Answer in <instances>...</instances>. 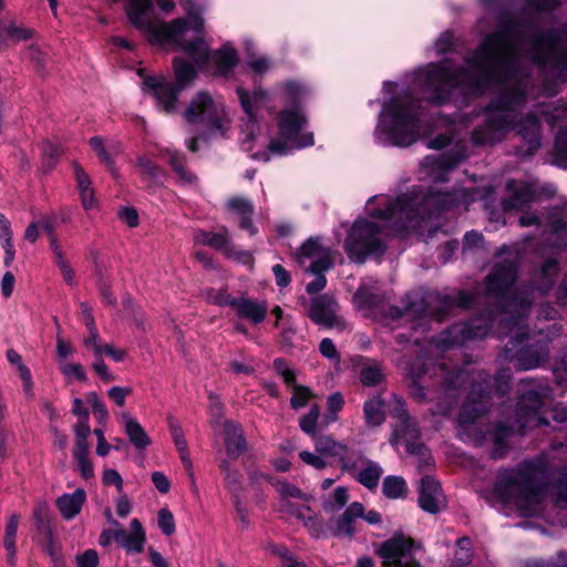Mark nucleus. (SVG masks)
I'll return each instance as SVG.
<instances>
[{"label":"nucleus","instance_id":"nucleus-1","mask_svg":"<svg viewBox=\"0 0 567 567\" xmlns=\"http://www.w3.org/2000/svg\"><path fill=\"white\" fill-rule=\"evenodd\" d=\"M470 65L486 80L489 89L497 87L499 96L475 115L481 123L472 132L476 145L503 141L516 130L526 142L528 153L540 146L539 122L527 114L518 122L529 86L524 59L537 63L555 80L567 79V32L540 34L534 25L501 22L473 53Z\"/></svg>","mask_w":567,"mask_h":567},{"label":"nucleus","instance_id":"nucleus-2","mask_svg":"<svg viewBox=\"0 0 567 567\" xmlns=\"http://www.w3.org/2000/svg\"><path fill=\"white\" fill-rule=\"evenodd\" d=\"M473 60L474 54L466 59V69H455L449 61L429 63L413 72L409 84L385 82L373 132L375 143L388 147H409L434 132L435 127L426 121L415 96L417 92L427 101L442 104L488 90L486 80L470 65Z\"/></svg>","mask_w":567,"mask_h":567},{"label":"nucleus","instance_id":"nucleus-3","mask_svg":"<svg viewBox=\"0 0 567 567\" xmlns=\"http://www.w3.org/2000/svg\"><path fill=\"white\" fill-rule=\"evenodd\" d=\"M310 93L308 85L288 80L272 92L239 86L237 95L247 122L241 127L240 144L255 159L267 162L271 155H288L315 144L308 117L299 103Z\"/></svg>","mask_w":567,"mask_h":567},{"label":"nucleus","instance_id":"nucleus-4","mask_svg":"<svg viewBox=\"0 0 567 567\" xmlns=\"http://www.w3.org/2000/svg\"><path fill=\"white\" fill-rule=\"evenodd\" d=\"M515 277L516 268L513 262L496 265L487 277V291L497 299V317L488 312L470 322L454 324L435 340L436 348L445 351L466 341L484 338L498 321L495 334L498 338L511 337L505 348V358L514 361L519 370L539 367L548 358V347L540 340L533 341V338L526 334L524 318L532 305V298L528 288L512 287Z\"/></svg>","mask_w":567,"mask_h":567},{"label":"nucleus","instance_id":"nucleus-5","mask_svg":"<svg viewBox=\"0 0 567 567\" xmlns=\"http://www.w3.org/2000/svg\"><path fill=\"white\" fill-rule=\"evenodd\" d=\"M473 200L475 195L465 188L453 194L443 193L440 188L424 194L414 187L396 198L375 195L365 204L367 217L358 218L350 228L344 243L346 252L352 261L361 264L367 257L385 251L390 233L415 229L420 220L435 212Z\"/></svg>","mask_w":567,"mask_h":567},{"label":"nucleus","instance_id":"nucleus-6","mask_svg":"<svg viewBox=\"0 0 567 567\" xmlns=\"http://www.w3.org/2000/svg\"><path fill=\"white\" fill-rule=\"evenodd\" d=\"M205 10L204 3L193 0H128L126 4L130 23L152 45L179 50L197 68L204 66L210 56L204 40Z\"/></svg>","mask_w":567,"mask_h":567},{"label":"nucleus","instance_id":"nucleus-7","mask_svg":"<svg viewBox=\"0 0 567 567\" xmlns=\"http://www.w3.org/2000/svg\"><path fill=\"white\" fill-rule=\"evenodd\" d=\"M494 492L503 503L516 507L522 515L538 514L548 493L542 464L528 462L503 471L495 483Z\"/></svg>","mask_w":567,"mask_h":567},{"label":"nucleus","instance_id":"nucleus-8","mask_svg":"<svg viewBox=\"0 0 567 567\" xmlns=\"http://www.w3.org/2000/svg\"><path fill=\"white\" fill-rule=\"evenodd\" d=\"M183 118L207 137H225L231 130V117L224 100L208 92H198L189 100Z\"/></svg>","mask_w":567,"mask_h":567},{"label":"nucleus","instance_id":"nucleus-9","mask_svg":"<svg viewBox=\"0 0 567 567\" xmlns=\"http://www.w3.org/2000/svg\"><path fill=\"white\" fill-rule=\"evenodd\" d=\"M174 74L175 84L163 76H148L143 82V91L150 92L166 113L176 112L179 92L195 80L197 72L195 65L188 61L175 58Z\"/></svg>","mask_w":567,"mask_h":567},{"label":"nucleus","instance_id":"nucleus-10","mask_svg":"<svg viewBox=\"0 0 567 567\" xmlns=\"http://www.w3.org/2000/svg\"><path fill=\"white\" fill-rule=\"evenodd\" d=\"M333 251L321 245L317 239H309L301 246L298 262L306 272L313 277L306 285V291L309 295L317 293L326 288L324 272L333 266Z\"/></svg>","mask_w":567,"mask_h":567},{"label":"nucleus","instance_id":"nucleus-11","mask_svg":"<svg viewBox=\"0 0 567 567\" xmlns=\"http://www.w3.org/2000/svg\"><path fill=\"white\" fill-rule=\"evenodd\" d=\"M206 299L220 307H230L237 317L252 324L261 323L268 312V303L265 300L251 299L246 296L235 298L226 290L209 289L206 292Z\"/></svg>","mask_w":567,"mask_h":567},{"label":"nucleus","instance_id":"nucleus-12","mask_svg":"<svg viewBox=\"0 0 567 567\" xmlns=\"http://www.w3.org/2000/svg\"><path fill=\"white\" fill-rule=\"evenodd\" d=\"M421 553L420 544L402 535L388 539L378 549L384 566L421 567L417 559Z\"/></svg>","mask_w":567,"mask_h":567},{"label":"nucleus","instance_id":"nucleus-13","mask_svg":"<svg viewBox=\"0 0 567 567\" xmlns=\"http://www.w3.org/2000/svg\"><path fill=\"white\" fill-rule=\"evenodd\" d=\"M547 393V386L533 385L522 394L517 403L518 422L522 429H532L547 424V421L540 416L543 399Z\"/></svg>","mask_w":567,"mask_h":567},{"label":"nucleus","instance_id":"nucleus-14","mask_svg":"<svg viewBox=\"0 0 567 567\" xmlns=\"http://www.w3.org/2000/svg\"><path fill=\"white\" fill-rule=\"evenodd\" d=\"M390 409L391 415L398 420L393 425L390 444L393 447L405 444L408 451H410L413 441H415L419 435L415 423L409 417L405 402L400 396L395 394L392 395Z\"/></svg>","mask_w":567,"mask_h":567},{"label":"nucleus","instance_id":"nucleus-15","mask_svg":"<svg viewBox=\"0 0 567 567\" xmlns=\"http://www.w3.org/2000/svg\"><path fill=\"white\" fill-rule=\"evenodd\" d=\"M338 311L339 305L336 299L329 295H321L311 299L308 316L319 326L342 331L347 329V322Z\"/></svg>","mask_w":567,"mask_h":567},{"label":"nucleus","instance_id":"nucleus-16","mask_svg":"<svg viewBox=\"0 0 567 567\" xmlns=\"http://www.w3.org/2000/svg\"><path fill=\"white\" fill-rule=\"evenodd\" d=\"M466 156L467 154L463 147H460L455 153L429 155L424 157L421 164V174L435 184L444 182L447 174Z\"/></svg>","mask_w":567,"mask_h":567},{"label":"nucleus","instance_id":"nucleus-17","mask_svg":"<svg viewBox=\"0 0 567 567\" xmlns=\"http://www.w3.org/2000/svg\"><path fill=\"white\" fill-rule=\"evenodd\" d=\"M487 380L482 379L481 382L472 385L466 402L463 404L458 415L461 426L473 424L486 410L489 402V394L486 392Z\"/></svg>","mask_w":567,"mask_h":567},{"label":"nucleus","instance_id":"nucleus-18","mask_svg":"<svg viewBox=\"0 0 567 567\" xmlns=\"http://www.w3.org/2000/svg\"><path fill=\"white\" fill-rule=\"evenodd\" d=\"M405 370L406 377L410 380L409 390L411 396L419 402H423L426 399L429 380L432 379L433 375H436L437 371L442 372L443 368L436 367L435 364L427 365L423 362H415L409 364Z\"/></svg>","mask_w":567,"mask_h":567},{"label":"nucleus","instance_id":"nucleus-19","mask_svg":"<svg viewBox=\"0 0 567 567\" xmlns=\"http://www.w3.org/2000/svg\"><path fill=\"white\" fill-rule=\"evenodd\" d=\"M343 471L349 472L359 483L369 489L379 485L380 477L383 473L382 467L374 461L367 458L360 453H354L350 460V467Z\"/></svg>","mask_w":567,"mask_h":567},{"label":"nucleus","instance_id":"nucleus-20","mask_svg":"<svg viewBox=\"0 0 567 567\" xmlns=\"http://www.w3.org/2000/svg\"><path fill=\"white\" fill-rule=\"evenodd\" d=\"M313 443L317 453L326 457H337L342 470L350 467V460L353 458L355 452L351 451L348 445L336 441L330 435H319Z\"/></svg>","mask_w":567,"mask_h":567},{"label":"nucleus","instance_id":"nucleus-21","mask_svg":"<svg viewBox=\"0 0 567 567\" xmlns=\"http://www.w3.org/2000/svg\"><path fill=\"white\" fill-rule=\"evenodd\" d=\"M419 503L423 511L431 514L440 512L445 506L442 488L435 478L425 476L421 480Z\"/></svg>","mask_w":567,"mask_h":567},{"label":"nucleus","instance_id":"nucleus-22","mask_svg":"<svg viewBox=\"0 0 567 567\" xmlns=\"http://www.w3.org/2000/svg\"><path fill=\"white\" fill-rule=\"evenodd\" d=\"M274 368L276 372L281 375L286 384L292 388V396L290 399L291 406L293 409L305 406L312 396L311 391L306 386L296 384V374L284 359H276L274 361Z\"/></svg>","mask_w":567,"mask_h":567},{"label":"nucleus","instance_id":"nucleus-23","mask_svg":"<svg viewBox=\"0 0 567 567\" xmlns=\"http://www.w3.org/2000/svg\"><path fill=\"white\" fill-rule=\"evenodd\" d=\"M280 506L282 512L301 520L312 537L319 538L323 535L322 523L309 506L297 505L292 501H285Z\"/></svg>","mask_w":567,"mask_h":567},{"label":"nucleus","instance_id":"nucleus-24","mask_svg":"<svg viewBox=\"0 0 567 567\" xmlns=\"http://www.w3.org/2000/svg\"><path fill=\"white\" fill-rule=\"evenodd\" d=\"M507 189L509 198L505 199L504 209H523L529 203L536 200L537 192L533 184L526 182L509 181Z\"/></svg>","mask_w":567,"mask_h":567},{"label":"nucleus","instance_id":"nucleus-25","mask_svg":"<svg viewBox=\"0 0 567 567\" xmlns=\"http://www.w3.org/2000/svg\"><path fill=\"white\" fill-rule=\"evenodd\" d=\"M363 516V505L353 502L343 514L333 522L332 535L336 537H352L355 533L357 519Z\"/></svg>","mask_w":567,"mask_h":567},{"label":"nucleus","instance_id":"nucleus-26","mask_svg":"<svg viewBox=\"0 0 567 567\" xmlns=\"http://www.w3.org/2000/svg\"><path fill=\"white\" fill-rule=\"evenodd\" d=\"M85 499V491L78 488L71 494L60 496L56 499V506L65 519H72L80 513Z\"/></svg>","mask_w":567,"mask_h":567},{"label":"nucleus","instance_id":"nucleus-27","mask_svg":"<svg viewBox=\"0 0 567 567\" xmlns=\"http://www.w3.org/2000/svg\"><path fill=\"white\" fill-rule=\"evenodd\" d=\"M224 434L228 455L233 457L239 456L246 449L241 429L233 421H225Z\"/></svg>","mask_w":567,"mask_h":567},{"label":"nucleus","instance_id":"nucleus-28","mask_svg":"<svg viewBox=\"0 0 567 567\" xmlns=\"http://www.w3.org/2000/svg\"><path fill=\"white\" fill-rule=\"evenodd\" d=\"M125 433L128 436L130 442L137 449L144 450L151 444V439L146 434L143 426L138 421L131 416L128 413H122L121 415Z\"/></svg>","mask_w":567,"mask_h":567},{"label":"nucleus","instance_id":"nucleus-29","mask_svg":"<svg viewBox=\"0 0 567 567\" xmlns=\"http://www.w3.org/2000/svg\"><path fill=\"white\" fill-rule=\"evenodd\" d=\"M74 174L83 208L93 209L96 206V198L89 175L79 164L74 165Z\"/></svg>","mask_w":567,"mask_h":567},{"label":"nucleus","instance_id":"nucleus-30","mask_svg":"<svg viewBox=\"0 0 567 567\" xmlns=\"http://www.w3.org/2000/svg\"><path fill=\"white\" fill-rule=\"evenodd\" d=\"M220 467L225 473V480H226L227 486L233 494V502H234V505L236 508V513H237L240 522L243 523V525L245 527H247L249 525L248 512L244 508V506L239 499V496H238V491H239L238 473L230 471V468L226 462L221 463Z\"/></svg>","mask_w":567,"mask_h":567},{"label":"nucleus","instance_id":"nucleus-31","mask_svg":"<svg viewBox=\"0 0 567 567\" xmlns=\"http://www.w3.org/2000/svg\"><path fill=\"white\" fill-rule=\"evenodd\" d=\"M213 61L216 65L217 73L228 75L238 63L237 51L230 44H224L213 53Z\"/></svg>","mask_w":567,"mask_h":567},{"label":"nucleus","instance_id":"nucleus-32","mask_svg":"<svg viewBox=\"0 0 567 567\" xmlns=\"http://www.w3.org/2000/svg\"><path fill=\"white\" fill-rule=\"evenodd\" d=\"M194 241L197 245H206L215 249H224L225 252L230 255L231 248L229 247V237L226 229L218 233L197 230L194 234Z\"/></svg>","mask_w":567,"mask_h":567},{"label":"nucleus","instance_id":"nucleus-33","mask_svg":"<svg viewBox=\"0 0 567 567\" xmlns=\"http://www.w3.org/2000/svg\"><path fill=\"white\" fill-rule=\"evenodd\" d=\"M364 421L369 427L380 426L385 421L384 400L375 395L363 405Z\"/></svg>","mask_w":567,"mask_h":567},{"label":"nucleus","instance_id":"nucleus-34","mask_svg":"<svg viewBox=\"0 0 567 567\" xmlns=\"http://www.w3.org/2000/svg\"><path fill=\"white\" fill-rule=\"evenodd\" d=\"M228 209L238 216L240 219V227L255 234V229L251 225L250 217L252 214V205L249 200L240 197L229 199L227 203Z\"/></svg>","mask_w":567,"mask_h":567},{"label":"nucleus","instance_id":"nucleus-35","mask_svg":"<svg viewBox=\"0 0 567 567\" xmlns=\"http://www.w3.org/2000/svg\"><path fill=\"white\" fill-rule=\"evenodd\" d=\"M145 540L146 536L141 522L133 518L130 522V532L127 539L123 543V548L128 553H141L144 549Z\"/></svg>","mask_w":567,"mask_h":567},{"label":"nucleus","instance_id":"nucleus-36","mask_svg":"<svg viewBox=\"0 0 567 567\" xmlns=\"http://www.w3.org/2000/svg\"><path fill=\"white\" fill-rule=\"evenodd\" d=\"M547 227L548 231H550L555 236L554 245L556 247H563L567 245V218L563 210H555L550 215Z\"/></svg>","mask_w":567,"mask_h":567},{"label":"nucleus","instance_id":"nucleus-37","mask_svg":"<svg viewBox=\"0 0 567 567\" xmlns=\"http://www.w3.org/2000/svg\"><path fill=\"white\" fill-rule=\"evenodd\" d=\"M382 492L391 499L404 498L408 495L406 482L401 476L390 475L383 480Z\"/></svg>","mask_w":567,"mask_h":567},{"label":"nucleus","instance_id":"nucleus-38","mask_svg":"<svg viewBox=\"0 0 567 567\" xmlns=\"http://www.w3.org/2000/svg\"><path fill=\"white\" fill-rule=\"evenodd\" d=\"M557 274V262L555 259L547 260L534 281L535 288L540 292H545L548 290L555 281V276Z\"/></svg>","mask_w":567,"mask_h":567},{"label":"nucleus","instance_id":"nucleus-39","mask_svg":"<svg viewBox=\"0 0 567 567\" xmlns=\"http://www.w3.org/2000/svg\"><path fill=\"white\" fill-rule=\"evenodd\" d=\"M349 501L348 489L339 486L331 494L327 495L322 502V508L327 514H333L340 511Z\"/></svg>","mask_w":567,"mask_h":567},{"label":"nucleus","instance_id":"nucleus-40","mask_svg":"<svg viewBox=\"0 0 567 567\" xmlns=\"http://www.w3.org/2000/svg\"><path fill=\"white\" fill-rule=\"evenodd\" d=\"M471 561V540L467 537L460 538L451 567H470Z\"/></svg>","mask_w":567,"mask_h":567},{"label":"nucleus","instance_id":"nucleus-41","mask_svg":"<svg viewBox=\"0 0 567 567\" xmlns=\"http://www.w3.org/2000/svg\"><path fill=\"white\" fill-rule=\"evenodd\" d=\"M169 427H171V434L173 436L174 443L181 454L182 462L184 463V465L187 468H190L192 462L189 458V454L187 452V443H186V440L184 437L181 426H178L177 424L171 423Z\"/></svg>","mask_w":567,"mask_h":567},{"label":"nucleus","instance_id":"nucleus-42","mask_svg":"<svg viewBox=\"0 0 567 567\" xmlns=\"http://www.w3.org/2000/svg\"><path fill=\"white\" fill-rule=\"evenodd\" d=\"M19 518L17 515L10 516L7 526L3 545L6 550L9 553L10 558H13L16 554V537L18 532Z\"/></svg>","mask_w":567,"mask_h":567},{"label":"nucleus","instance_id":"nucleus-43","mask_svg":"<svg viewBox=\"0 0 567 567\" xmlns=\"http://www.w3.org/2000/svg\"><path fill=\"white\" fill-rule=\"evenodd\" d=\"M320 415V409L318 405H312L310 411L300 420V429L310 435L313 440L317 436V423Z\"/></svg>","mask_w":567,"mask_h":567},{"label":"nucleus","instance_id":"nucleus-44","mask_svg":"<svg viewBox=\"0 0 567 567\" xmlns=\"http://www.w3.org/2000/svg\"><path fill=\"white\" fill-rule=\"evenodd\" d=\"M555 162L558 166L567 168V128L560 131L556 136Z\"/></svg>","mask_w":567,"mask_h":567},{"label":"nucleus","instance_id":"nucleus-45","mask_svg":"<svg viewBox=\"0 0 567 567\" xmlns=\"http://www.w3.org/2000/svg\"><path fill=\"white\" fill-rule=\"evenodd\" d=\"M343 405L344 401L340 393H333L328 396L327 413L324 415V421L327 424L337 421L338 413L342 410Z\"/></svg>","mask_w":567,"mask_h":567},{"label":"nucleus","instance_id":"nucleus-46","mask_svg":"<svg viewBox=\"0 0 567 567\" xmlns=\"http://www.w3.org/2000/svg\"><path fill=\"white\" fill-rule=\"evenodd\" d=\"M167 157L168 162L172 165L173 169L179 175V177L187 182L193 183L195 181V176H193L190 173L186 172L184 165H183V157L173 151H167Z\"/></svg>","mask_w":567,"mask_h":567},{"label":"nucleus","instance_id":"nucleus-47","mask_svg":"<svg viewBox=\"0 0 567 567\" xmlns=\"http://www.w3.org/2000/svg\"><path fill=\"white\" fill-rule=\"evenodd\" d=\"M272 484L282 498L281 503H285V501H291V498L303 497L301 491L292 484L281 481H276Z\"/></svg>","mask_w":567,"mask_h":567},{"label":"nucleus","instance_id":"nucleus-48","mask_svg":"<svg viewBox=\"0 0 567 567\" xmlns=\"http://www.w3.org/2000/svg\"><path fill=\"white\" fill-rule=\"evenodd\" d=\"M137 167L143 177L150 183L154 182L159 174L158 167L146 156L138 157Z\"/></svg>","mask_w":567,"mask_h":567},{"label":"nucleus","instance_id":"nucleus-49","mask_svg":"<svg viewBox=\"0 0 567 567\" xmlns=\"http://www.w3.org/2000/svg\"><path fill=\"white\" fill-rule=\"evenodd\" d=\"M90 146L97 154L100 161L107 166H112V153L100 136L90 138Z\"/></svg>","mask_w":567,"mask_h":567},{"label":"nucleus","instance_id":"nucleus-50","mask_svg":"<svg viewBox=\"0 0 567 567\" xmlns=\"http://www.w3.org/2000/svg\"><path fill=\"white\" fill-rule=\"evenodd\" d=\"M87 330L89 334L83 341L85 349L92 351L94 357H102V347L104 343L100 342L96 327H87Z\"/></svg>","mask_w":567,"mask_h":567},{"label":"nucleus","instance_id":"nucleus-51","mask_svg":"<svg viewBox=\"0 0 567 567\" xmlns=\"http://www.w3.org/2000/svg\"><path fill=\"white\" fill-rule=\"evenodd\" d=\"M158 527L163 534L169 536L175 533V520L172 512L167 508H162L157 515Z\"/></svg>","mask_w":567,"mask_h":567},{"label":"nucleus","instance_id":"nucleus-52","mask_svg":"<svg viewBox=\"0 0 567 567\" xmlns=\"http://www.w3.org/2000/svg\"><path fill=\"white\" fill-rule=\"evenodd\" d=\"M60 370L66 378L76 379L79 381L86 380V373L80 363L62 362Z\"/></svg>","mask_w":567,"mask_h":567},{"label":"nucleus","instance_id":"nucleus-53","mask_svg":"<svg viewBox=\"0 0 567 567\" xmlns=\"http://www.w3.org/2000/svg\"><path fill=\"white\" fill-rule=\"evenodd\" d=\"M360 379L364 385H375L381 381L382 372L377 365L365 367L361 370Z\"/></svg>","mask_w":567,"mask_h":567},{"label":"nucleus","instance_id":"nucleus-54","mask_svg":"<svg viewBox=\"0 0 567 567\" xmlns=\"http://www.w3.org/2000/svg\"><path fill=\"white\" fill-rule=\"evenodd\" d=\"M247 65L250 71H252L257 75H262L268 72L271 68V63L269 59L265 55L252 56Z\"/></svg>","mask_w":567,"mask_h":567},{"label":"nucleus","instance_id":"nucleus-55","mask_svg":"<svg viewBox=\"0 0 567 567\" xmlns=\"http://www.w3.org/2000/svg\"><path fill=\"white\" fill-rule=\"evenodd\" d=\"M551 497L556 506L567 508V478L553 487Z\"/></svg>","mask_w":567,"mask_h":567},{"label":"nucleus","instance_id":"nucleus-56","mask_svg":"<svg viewBox=\"0 0 567 567\" xmlns=\"http://www.w3.org/2000/svg\"><path fill=\"white\" fill-rule=\"evenodd\" d=\"M453 43H454L453 34L449 31H445L435 41V43L433 45V50L439 55L444 54L452 49Z\"/></svg>","mask_w":567,"mask_h":567},{"label":"nucleus","instance_id":"nucleus-57","mask_svg":"<svg viewBox=\"0 0 567 567\" xmlns=\"http://www.w3.org/2000/svg\"><path fill=\"white\" fill-rule=\"evenodd\" d=\"M540 113L550 125L555 126L559 123L560 118H567V106L561 104L554 107L550 113L547 110H542Z\"/></svg>","mask_w":567,"mask_h":567},{"label":"nucleus","instance_id":"nucleus-58","mask_svg":"<svg viewBox=\"0 0 567 567\" xmlns=\"http://www.w3.org/2000/svg\"><path fill=\"white\" fill-rule=\"evenodd\" d=\"M301 461L317 470H322L327 466V461L321 454H315L308 451H302L299 454Z\"/></svg>","mask_w":567,"mask_h":567},{"label":"nucleus","instance_id":"nucleus-59","mask_svg":"<svg viewBox=\"0 0 567 567\" xmlns=\"http://www.w3.org/2000/svg\"><path fill=\"white\" fill-rule=\"evenodd\" d=\"M102 481L105 485H114L118 493H123V480L117 471L113 468L104 470Z\"/></svg>","mask_w":567,"mask_h":567},{"label":"nucleus","instance_id":"nucleus-60","mask_svg":"<svg viewBox=\"0 0 567 567\" xmlns=\"http://www.w3.org/2000/svg\"><path fill=\"white\" fill-rule=\"evenodd\" d=\"M557 384L567 389V354L563 355L554 369Z\"/></svg>","mask_w":567,"mask_h":567},{"label":"nucleus","instance_id":"nucleus-61","mask_svg":"<svg viewBox=\"0 0 567 567\" xmlns=\"http://www.w3.org/2000/svg\"><path fill=\"white\" fill-rule=\"evenodd\" d=\"M92 369L104 382H110L115 379L114 374L110 372L109 368L103 362L102 357H95V360L92 363Z\"/></svg>","mask_w":567,"mask_h":567},{"label":"nucleus","instance_id":"nucleus-62","mask_svg":"<svg viewBox=\"0 0 567 567\" xmlns=\"http://www.w3.org/2000/svg\"><path fill=\"white\" fill-rule=\"evenodd\" d=\"M7 33L10 38H12L16 41L29 40L33 35L32 30L16 24H10L7 28Z\"/></svg>","mask_w":567,"mask_h":567},{"label":"nucleus","instance_id":"nucleus-63","mask_svg":"<svg viewBox=\"0 0 567 567\" xmlns=\"http://www.w3.org/2000/svg\"><path fill=\"white\" fill-rule=\"evenodd\" d=\"M132 393L131 388H123V386H112L107 391L109 398L114 401L118 406H124L125 399L128 394Z\"/></svg>","mask_w":567,"mask_h":567},{"label":"nucleus","instance_id":"nucleus-64","mask_svg":"<svg viewBox=\"0 0 567 567\" xmlns=\"http://www.w3.org/2000/svg\"><path fill=\"white\" fill-rule=\"evenodd\" d=\"M99 563L97 554L93 549L86 550L83 555L78 556V567H96Z\"/></svg>","mask_w":567,"mask_h":567}]
</instances>
